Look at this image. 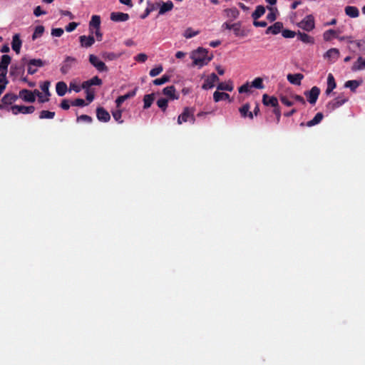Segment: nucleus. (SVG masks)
I'll use <instances>...</instances> for the list:
<instances>
[{"label":"nucleus","instance_id":"nucleus-1","mask_svg":"<svg viewBox=\"0 0 365 365\" xmlns=\"http://www.w3.org/2000/svg\"><path fill=\"white\" fill-rule=\"evenodd\" d=\"M190 58L193 60L192 65L200 68L207 65L212 59V56H207V51L205 48L199 47L192 52Z\"/></svg>","mask_w":365,"mask_h":365},{"label":"nucleus","instance_id":"nucleus-2","mask_svg":"<svg viewBox=\"0 0 365 365\" xmlns=\"http://www.w3.org/2000/svg\"><path fill=\"white\" fill-rule=\"evenodd\" d=\"M348 101V98H346L343 93L339 95L336 98L329 101L326 105V110L327 112L331 113L335 109L341 107L346 102Z\"/></svg>","mask_w":365,"mask_h":365},{"label":"nucleus","instance_id":"nucleus-3","mask_svg":"<svg viewBox=\"0 0 365 365\" xmlns=\"http://www.w3.org/2000/svg\"><path fill=\"white\" fill-rule=\"evenodd\" d=\"M89 63L100 73L108 72V68L97 56L90 54L88 56Z\"/></svg>","mask_w":365,"mask_h":365},{"label":"nucleus","instance_id":"nucleus-4","mask_svg":"<svg viewBox=\"0 0 365 365\" xmlns=\"http://www.w3.org/2000/svg\"><path fill=\"white\" fill-rule=\"evenodd\" d=\"M35 110V107L34 106H18L14 105L10 107V108H7V111H11L14 115H18L19 113L22 114H31L33 113Z\"/></svg>","mask_w":365,"mask_h":365},{"label":"nucleus","instance_id":"nucleus-5","mask_svg":"<svg viewBox=\"0 0 365 365\" xmlns=\"http://www.w3.org/2000/svg\"><path fill=\"white\" fill-rule=\"evenodd\" d=\"M195 121L193 110L187 107L185 108L182 113L178 116V123L182 124V123L190 122L194 123Z\"/></svg>","mask_w":365,"mask_h":365},{"label":"nucleus","instance_id":"nucleus-6","mask_svg":"<svg viewBox=\"0 0 365 365\" xmlns=\"http://www.w3.org/2000/svg\"><path fill=\"white\" fill-rule=\"evenodd\" d=\"M19 96L14 93H9L5 94L1 98V103H0V110H6L7 108H10L8 107L11 105L13 103L17 101Z\"/></svg>","mask_w":365,"mask_h":365},{"label":"nucleus","instance_id":"nucleus-7","mask_svg":"<svg viewBox=\"0 0 365 365\" xmlns=\"http://www.w3.org/2000/svg\"><path fill=\"white\" fill-rule=\"evenodd\" d=\"M299 27L306 31H311L314 29V18L312 15H307L299 24Z\"/></svg>","mask_w":365,"mask_h":365},{"label":"nucleus","instance_id":"nucleus-8","mask_svg":"<svg viewBox=\"0 0 365 365\" xmlns=\"http://www.w3.org/2000/svg\"><path fill=\"white\" fill-rule=\"evenodd\" d=\"M76 63V58L72 56H66L62 62L60 71L62 74H67L73 66Z\"/></svg>","mask_w":365,"mask_h":365},{"label":"nucleus","instance_id":"nucleus-9","mask_svg":"<svg viewBox=\"0 0 365 365\" xmlns=\"http://www.w3.org/2000/svg\"><path fill=\"white\" fill-rule=\"evenodd\" d=\"M319 94L320 89L317 86H313L311 90L304 92V96L307 98V101L312 105L316 103Z\"/></svg>","mask_w":365,"mask_h":365},{"label":"nucleus","instance_id":"nucleus-10","mask_svg":"<svg viewBox=\"0 0 365 365\" xmlns=\"http://www.w3.org/2000/svg\"><path fill=\"white\" fill-rule=\"evenodd\" d=\"M219 81L218 76L215 73H212L205 81L202 86V88L204 90H208L214 87L215 83Z\"/></svg>","mask_w":365,"mask_h":365},{"label":"nucleus","instance_id":"nucleus-11","mask_svg":"<svg viewBox=\"0 0 365 365\" xmlns=\"http://www.w3.org/2000/svg\"><path fill=\"white\" fill-rule=\"evenodd\" d=\"M96 117L101 122L107 123L110 119V113L103 107L96 108Z\"/></svg>","mask_w":365,"mask_h":365},{"label":"nucleus","instance_id":"nucleus-12","mask_svg":"<svg viewBox=\"0 0 365 365\" xmlns=\"http://www.w3.org/2000/svg\"><path fill=\"white\" fill-rule=\"evenodd\" d=\"M19 98H21L24 101L28 103H34L35 101V95L33 92L28 89H22L19 91Z\"/></svg>","mask_w":365,"mask_h":365},{"label":"nucleus","instance_id":"nucleus-13","mask_svg":"<svg viewBox=\"0 0 365 365\" xmlns=\"http://www.w3.org/2000/svg\"><path fill=\"white\" fill-rule=\"evenodd\" d=\"M262 103L265 106H272L273 108L279 107L277 98L274 96H269L267 94L262 96Z\"/></svg>","mask_w":365,"mask_h":365},{"label":"nucleus","instance_id":"nucleus-14","mask_svg":"<svg viewBox=\"0 0 365 365\" xmlns=\"http://www.w3.org/2000/svg\"><path fill=\"white\" fill-rule=\"evenodd\" d=\"M156 4H158V7H160L158 15L165 14L166 12L171 11L174 6L173 3L170 0L166 2L159 1Z\"/></svg>","mask_w":365,"mask_h":365},{"label":"nucleus","instance_id":"nucleus-15","mask_svg":"<svg viewBox=\"0 0 365 365\" xmlns=\"http://www.w3.org/2000/svg\"><path fill=\"white\" fill-rule=\"evenodd\" d=\"M339 49L333 48L329 49L324 54V58H327L331 63H334L339 58Z\"/></svg>","mask_w":365,"mask_h":365},{"label":"nucleus","instance_id":"nucleus-16","mask_svg":"<svg viewBox=\"0 0 365 365\" xmlns=\"http://www.w3.org/2000/svg\"><path fill=\"white\" fill-rule=\"evenodd\" d=\"M129 15L123 12H112L110 16L111 21L114 22H125L129 19Z\"/></svg>","mask_w":365,"mask_h":365},{"label":"nucleus","instance_id":"nucleus-17","mask_svg":"<svg viewBox=\"0 0 365 365\" xmlns=\"http://www.w3.org/2000/svg\"><path fill=\"white\" fill-rule=\"evenodd\" d=\"M137 90L138 88L136 87L133 91H129L126 94L118 96L115 100L117 107H120L122 103L128 98L134 97L136 95Z\"/></svg>","mask_w":365,"mask_h":365},{"label":"nucleus","instance_id":"nucleus-18","mask_svg":"<svg viewBox=\"0 0 365 365\" xmlns=\"http://www.w3.org/2000/svg\"><path fill=\"white\" fill-rule=\"evenodd\" d=\"M163 93L168 96L170 100H177L179 98V95L176 94V90L174 86H170L164 88Z\"/></svg>","mask_w":365,"mask_h":365},{"label":"nucleus","instance_id":"nucleus-19","mask_svg":"<svg viewBox=\"0 0 365 365\" xmlns=\"http://www.w3.org/2000/svg\"><path fill=\"white\" fill-rule=\"evenodd\" d=\"M79 41L81 47L89 48L93 46L95 43V38L93 36H81L79 37Z\"/></svg>","mask_w":365,"mask_h":365},{"label":"nucleus","instance_id":"nucleus-20","mask_svg":"<svg viewBox=\"0 0 365 365\" xmlns=\"http://www.w3.org/2000/svg\"><path fill=\"white\" fill-rule=\"evenodd\" d=\"M22 41L20 38L19 34H15L13 36L12 41H11V48L16 53H19L21 48Z\"/></svg>","mask_w":365,"mask_h":365},{"label":"nucleus","instance_id":"nucleus-21","mask_svg":"<svg viewBox=\"0 0 365 365\" xmlns=\"http://www.w3.org/2000/svg\"><path fill=\"white\" fill-rule=\"evenodd\" d=\"M283 28V24L282 22H275L273 25L269 26L265 31L266 34H272L273 35L278 34L282 29Z\"/></svg>","mask_w":365,"mask_h":365},{"label":"nucleus","instance_id":"nucleus-22","mask_svg":"<svg viewBox=\"0 0 365 365\" xmlns=\"http://www.w3.org/2000/svg\"><path fill=\"white\" fill-rule=\"evenodd\" d=\"M250 106L249 103L244 104L241 108H239V111L242 118H249L253 119V113L250 111Z\"/></svg>","mask_w":365,"mask_h":365},{"label":"nucleus","instance_id":"nucleus-23","mask_svg":"<svg viewBox=\"0 0 365 365\" xmlns=\"http://www.w3.org/2000/svg\"><path fill=\"white\" fill-rule=\"evenodd\" d=\"M304 76L302 73H295V74H288L287 80L288 81L294 85L299 86L301 84V81L303 79Z\"/></svg>","mask_w":365,"mask_h":365},{"label":"nucleus","instance_id":"nucleus-24","mask_svg":"<svg viewBox=\"0 0 365 365\" xmlns=\"http://www.w3.org/2000/svg\"><path fill=\"white\" fill-rule=\"evenodd\" d=\"M232 29L233 30L235 36L245 37L247 33L241 28V23L237 22L232 24Z\"/></svg>","mask_w":365,"mask_h":365},{"label":"nucleus","instance_id":"nucleus-25","mask_svg":"<svg viewBox=\"0 0 365 365\" xmlns=\"http://www.w3.org/2000/svg\"><path fill=\"white\" fill-rule=\"evenodd\" d=\"M365 69V58L359 56L351 67L352 71H362Z\"/></svg>","mask_w":365,"mask_h":365},{"label":"nucleus","instance_id":"nucleus-26","mask_svg":"<svg viewBox=\"0 0 365 365\" xmlns=\"http://www.w3.org/2000/svg\"><path fill=\"white\" fill-rule=\"evenodd\" d=\"M346 15L351 18H357L359 16V11L357 7L354 6H347L344 9Z\"/></svg>","mask_w":365,"mask_h":365},{"label":"nucleus","instance_id":"nucleus-27","mask_svg":"<svg viewBox=\"0 0 365 365\" xmlns=\"http://www.w3.org/2000/svg\"><path fill=\"white\" fill-rule=\"evenodd\" d=\"M148 6L146 7L144 13L140 15V19H145L147 16L153 11H155L158 7V4L151 3L150 1H148Z\"/></svg>","mask_w":365,"mask_h":365},{"label":"nucleus","instance_id":"nucleus-28","mask_svg":"<svg viewBox=\"0 0 365 365\" xmlns=\"http://www.w3.org/2000/svg\"><path fill=\"white\" fill-rule=\"evenodd\" d=\"M56 91L58 96H63L67 91V85L63 81H59L56 85Z\"/></svg>","mask_w":365,"mask_h":365},{"label":"nucleus","instance_id":"nucleus-29","mask_svg":"<svg viewBox=\"0 0 365 365\" xmlns=\"http://www.w3.org/2000/svg\"><path fill=\"white\" fill-rule=\"evenodd\" d=\"M297 35L298 39H299L303 43H310V44H313L314 43V38L305 33L299 31Z\"/></svg>","mask_w":365,"mask_h":365},{"label":"nucleus","instance_id":"nucleus-30","mask_svg":"<svg viewBox=\"0 0 365 365\" xmlns=\"http://www.w3.org/2000/svg\"><path fill=\"white\" fill-rule=\"evenodd\" d=\"M24 65L13 64L10 67V75L11 76H19L24 73Z\"/></svg>","mask_w":365,"mask_h":365},{"label":"nucleus","instance_id":"nucleus-31","mask_svg":"<svg viewBox=\"0 0 365 365\" xmlns=\"http://www.w3.org/2000/svg\"><path fill=\"white\" fill-rule=\"evenodd\" d=\"M11 58L10 56H9L7 54H4L1 56V61H0V69L4 70V71H8V66L11 63Z\"/></svg>","mask_w":365,"mask_h":365},{"label":"nucleus","instance_id":"nucleus-32","mask_svg":"<svg viewBox=\"0 0 365 365\" xmlns=\"http://www.w3.org/2000/svg\"><path fill=\"white\" fill-rule=\"evenodd\" d=\"M362 83V81H358V80H350L347 81L345 84L344 87L350 88V90L352 92H355L356 88Z\"/></svg>","mask_w":365,"mask_h":365},{"label":"nucleus","instance_id":"nucleus-33","mask_svg":"<svg viewBox=\"0 0 365 365\" xmlns=\"http://www.w3.org/2000/svg\"><path fill=\"white\" fill-rule=\"evenodd\" d=\"M213 99L215 102H219L222 100H228L229 101H231L228 93L219 91H215L213 93Z\"/></svg>","mask_w":365,"mask_h":365},{"label":"nucleus","instance_id":"nucleus-34","mask_svg":"<svg viewBox=\"0 0 365 365\" xmlns=\"http://www.w3.org/2000/svg\"><path fill=\"white\" fill-rule=\"evenodd\" d=\"M264 13L265 8L262 5H259L256 7L255 11L252 14V18L254 20H257L259 18L263 16Z\"/></svg>","mask_w":365,"mask_h":365},{"label":"nucleus","instance_id":"nucleus-35","mask_svg":"<svg viewBox=\"0 0 365 365\" xmlns=\"http://www.w3.org/2000/svg\"><path fill=\"white\" fill-rule=\"evenodd\" d=\"M323 114L322 113H317L315 116L307 123V126L312 127L319 124L323 119Z\"/></svg>","mask_w":365,"mask_h":365},{"label":"nucleus","instance_id":"nucleus-36","mask_svg":"<svg viewBox=\"0 0 365 365\" xmlns=\"http://www.w3.org/2000/svg\"><path fill=\"white\" fill-rule=\"evenodd\" d=\"M323 38L325 41H329L333 38H338L337 31L334 29H329L323 34Z\"/></svg>","mask_w":365,"mask_h":365},{"label":"nucleus","instance_id":"nucleus-37","mask_svg":"<svg viewBox=\"0 0 365 365\" xmlns=\"http://www.w3.org/2000/svg\"><path fill=\"white\" fill-rule=\"evenodd\" d=\"M153 101H154V94L153 93L145 95L144 98H143V102H144L143 108L144 109L149 108L151 106Z\"/></svg>","mask_w":365,"mask_h":365},{"label":"nucleus","instance_id":"nucleus-38","mask_svg":"<svg viewBox=\"0 0 365 365\" xmlns=\"http://www.w3.org/2000/svg\"><path fill=\"white\" fill-rule=\"evenodd\" d=\"M101 56H102V58L105 61H108L116 60L119 57L118 54H117L114 52H108V51L103 52Z\"/></svg>","mask_w":365,"mask_h":365},{"label":"nucleus","instance_id":"nucleus-39","mask_svg":"<svg viewBox=\"0 0 365 365\" xmlns=\"http://www.w3.org/2000/svg\"><path fill=\"white\" fill-rule=\"evenodd\" d=\"M101 25V18L98 15H93L91 17V20L89 23V29H91V27L95 29H100Z\"/></svg>","mask_w":365,"mask_h":365},{"label":"nucleus","instance_id":"nucleus-40","mask_svg":"<svg viewBox=\"0 0 365 365\" xmlns=\"http://www.w3.org/2000/svg\"><path fill=\"white\" fill-rule=\"evenodd\" d=\"M44 32V27L41 25L36 26L34 31L32 34V40H35L42 36Z\"/></svg>","mask_w":365,"mask_h":365},{"label":"nucleus","instance_id":"nucleus-41","mask_svg":"<svg viewBox=\"0 0 365 365\" xmlns=\"http://www.w3.org/2000/svg\"><path fill=\"white\" fill-rule=\"evenodd\" d=\"M200 34V31H194L192 28L186 29L183 33V36L185 38H191Z\"/></svg>","mask_w":365,"mask_h":365},{"label":"nucleus","instance_id":"nucleus-42","mask_svg":"<svg viewBox=\"0 0 365 365\" xmlns=\"http://www.w3.org/2000/svg\"><path fill=\"white\" fill-rule=\"evenodd\" d=\"M267 9L269 10V14L267 15V19L270 21H274L277 19L276 14L278 12L277 8L273 7H267Z\"/></svg>","mask_w":365,"mask_h":365},{"label":"nucleus","instance_id":"nucleus-43","mask_svg":"<svg viewBox=\"0 0 365 365\" xmlns=\"http://www.w3.org/2000/svg\"><path fill=\"white\" fill-rule=\"evenodd\" d=\"M28 65L41 68L46 65V62L40 58H34L29 61Z\"/></svg>","mask_w":365,"mask_h":365},{"label":"nucleus","instance_id":"nucleus-44","mask_svg":"<svg viewBox=\"0 0 365 365\" xmlns=\"http://www.w3.org/2000/svg\"><path fill=\"white\" fill-rule=\"evenodd\" d=\"M55 116V112L49 110H42L40 113V119H53Z\"/></svg>","mask_w":365,"mask_h":365},{"label":"nucleus","instance_id":"nucleus-45","mask_svg":"<svg viewBox=\"0 0 365 365\" xmlns=\"http://www.w3.org/2000/svg\"><path fill=\"white\" fill-rule=\"evenodd\" d=\"M227 16L232 19H237L239 16V11L236 8L227 9L225 10Z\"/></svg>","mask_w":365,"mask_h":365},{"label":"nucleus","instance_id":"nucleus-46","mask_svg":"<svg viewBox=\"0 0 365 365\" xmlns=\"http://www.w3.org/2000/svg\"><path fill=\"white\" fill-rule=\"evenodd\" d=\"M169 81H170V76L168 75H163L161 78L155 79L153 81V83L155 86H160V85H163V84L168 82Z\"/></svg>","mask_w":365,"mask_h":365},{"label":"nucleus","instance_id":"nucleus-47","mask_svg":"<svg viewBox=\"0 0 365 365\" xmlns=\"http://www.w3.org/2000/svg\"><path fill=\"white\" fill-rule=\"evenodd\" d=\"M252 87L257 88V89H262L264 88V84H263V80L260 77L255 78L252 82Z\"/></svg>","mask_w":365,"mask_h":365},{"label":"nucleus","instance_id":"nucleus-48","mask_svg":"<svg viewBox=\"0 0 365 365\" xmlns=\"http://www.w3.org/2000/svg\"><path fill=\"white\" fill-rule=\"evenodd\" d=\"M217 90L232 91L233 86L232 83H220L217 87Z\"/></svg>","mask_w":365,"mask_h":365},{"label":"nucleus","instance_id":"nucleus-49","mask_svg":"<svg viewBox=\"0 0 365 365\" xmlns=\"http://www.w3.org/2000/svg\"><path fill=\"white\" fill-rule=\"evenodd\" d=\"M168 100L164 98H159L157 101L158 106L163 110L165 111L168 107Z\"/></svg>","mask_w":365,"mask_h":365},{"label":"nucleus","instance_id":"nucleus-50","mask_svg":"<svg viewBox=\"0 0 365 365\" xmlns=\"http://www.w3.org/2000/svg\"><path fill=\"white\" fill-rule=\"evenodd\" d=\"M163 66L159 65L157 67L152 68L149 72V75L151 77L157 76L163 71Z\"/></svg>","mask_w":365,"mask_h":365},{"label":"nucleus","instance_id":"nucleus-51","mask_svg":"<svg viewBox=\"0 0 365 365\" xmlns=\"http://www.w3.org/2000/svg\"><path fill=\"white\" fill-rule=\"evenodd\" d=\"M336 86L335 79L331 73H329L327 77V87L334 89Z\"/></svg>","mask_w":365,"mask_h":365},{"label":"nucleus","instance_id":"nucleus-52","mask_svg":"<svg viewBox=\"0 0 365 365\" xmlns=\"http://www.w3.org/2000/svg\"><path fill=\"white\" fill-rule=\"evenodd\" d=\"M282 36L286 38H292L296 36V33L289 29H284L282 31Z\"/></svg>","mask_w":365,"mask_h":365},{"label":"nucleus","instance_id":"nucleus-53","mask_svg":"<svg viewBox=\"0 0 365 365\" xmlns=\"http://www.w3.org/2000/svg\"><path fill=\"white\" fill-rule=\"evenodd\" d=\"M49 86H50V82L49 81H44L41 85V89L46 94V96H50V95H51V93L49 92Z\"/></svg>","mask_w":365,"mask_h":365},{"label":"nucleus","instance_id":"nucleus-54","mask_svg":"<svg viewBox=\"0 0 365 365\" xmlns=\"http://www.w3.org/2000/svg\"><path fill=\"white\" fill-rule=\"evenodd\" d=\"M8 71L0 69V83L6 86L9 81L6 79V74Z\"/></svg>","mask_w":365,"mask_h":365},{"label":"nucleus","instance_id":"nucleus-55","mask_svg":"<svg viewBox=\"0 0 365 365\" xmlns=\"http://www.w3.org/2000/svg\"><path fill=\"white\" fill-rule=\"evenodd\" d=\"M76 121L78 123V122H81V121H83V122H86L87 123H91L92 121H93V119L91 116L88 115H81L80 116H78L77 117V119H76Z\"/></svg>","mask_w":365,"mask_h":365},{"label":"nucleus","instance_id":"nucleus-56","mask_svg":"<svg viewBox=\"0 0 365 365\" xmlns=\"http://www.w3.org/2000/svg\"><path fill=\"white\" fill-rule=\"evenodd\" d=\"M112 115L115 120H116L118 123H123V120H121L122 112L120 110L112 112Z\"/></svg>","mask_w":365,"mask_h":365},{"label":"nucleus","instance_id":"nucleus-57","mask_svg":"<svg viewBox=\"0 0 365 365\" xmlns=\"http://www.w3.org/2000/svg\"><path fill=\"white\" fill-rule=\"evenodd\" d=\"M71 105L73 106L83 107L86 106L85 101L82 98H76V100L71 102Z\"/></svg>","mask_w":365,"mask_h":365},{"label":"nucleus","instance_id":"nucleus-58","mask_svg":"<svg viewBox=\"0 0 365 365\" xmlns=\"http://www.w3.org/2000/svg\"><path fill=\"white\" fill-rule=\"evenodd\" d=\"M90 85L92 86H101L103 83L102 80L97 76L89 79Z\"/></svg>","mask_w":365,"mask_h":365},{"label":"nucleus","instance_id":"nucleus-59","mask_svg":"<svg viewBox=\"0 0 365 365\" xmlns=\"http://www.w3.org/2000/svg\"><path fill=\"white\" fill-rule=\"evenodd\" d=\"M63 32V29L61 28H56L51 29V35L54 37H61Z\"/></svg>","mask_w":365,"mask_h":365},{"label":"nucleus","instance_id":"nucleus-60","mask_svg":"<svg viewBox=\"0 0 365 365\" xmlns=\"http://www.w3.org/2000/svg\"><path fill=\"white\" fill-rule=\"evenodd\" d=\"M250 87L249 83H246L238 88V91L240 93H248L250 92Z\"/></svg>","mask_w":365,"mask_h":365},{"label":"nucleus","instance_id":"nucleus-61","mask_svg":"<svg viewBox=\"0 0 365 365\" xmlns=\"http://www.w3.org/2000/svg\"><path fill=\"white\" fill-rule=\"evenodd\" d=\"M78 23H76V22H71L69 23L65 28L66 31L67 32H71L73 31H74L76 27L78 26Z\"/></svg>","mask_w":365,"mask_h":365},{"label":"nucleus","instance_id":"nucleus-62","mask_svg":"<svg viewBox=\"0 0 365 365\" xmlns=\"http://www.w3.org/2000/svg\"><path fill=\"white\" fill-rule=\"evenodd\" d=\"M272 113L275 115L276 123L278 124L279 123L280 118H281V110H280V108L278 107V108H273Z\"/></svg>","mask_w":365,"mask_h":365},{"label":"nucleus","instance_id":"nucleus-63","mask_svg":"<svg viewBox=\"0 0 365 365\" xmlns=\"http://www.w3.org/2000/svg\"><path fill=\"white\" fill-rule=\"evenodd\" d=\"M147 58L148 56L145 53H139L135 57V61L141 63H144L147 60Z\"/></svg>","mask_w":365,"mask_h":365},{"label":"nucleus","instance_id":"nucleus-64","mask_svg":"<svg viewBox=\"0 0 365 365\" xmlns=\"http://www.w3.org/2000/svg\"><path fill=\"white\" fill-rule=\"evenodd\" d=\"M70 102L67 99H63L61 103V108L63 109V110H68L69 108H70Z\"/></svg>","mask_w":365,"mask_h":365}]
</instances>
